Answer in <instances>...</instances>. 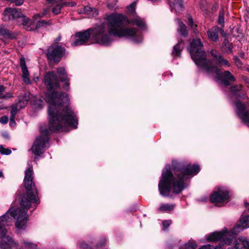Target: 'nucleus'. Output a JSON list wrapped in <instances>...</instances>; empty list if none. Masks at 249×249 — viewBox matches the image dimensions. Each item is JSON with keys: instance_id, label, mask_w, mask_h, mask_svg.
<instances>
[{"instance_id": "nucleus-30", "label": "nucleus", "mask_w": 249, "mask_h": 249, "mask_svg": "<svg viewBox=\"0 0 249 249\" xmlns=\"http://www.w3.org/2000/svg\"><path fill=\"white\" fill-rule=\"evenodd\" d=\"M20 65L21 68L22 72H27V71H28L27 67L26 66L25 61L23 58H20Z\"/></svg>"}, {"instance_id": "nucleus-41", "label": "nucleus", "mask_w": 249, "mask_h": 249, "mask_svg": "<svg viewBox=\"0 0 249 249\" xmlns=\"http://www.w3.org/2000/svg\"><path fill=\"white\" fill-rule=\"evenodd\" d=\"M11 1L12 2H15V4L17 6L21 5L23 3V0H14Z\"/></svg>"}, {"instance_id": "nucleus-19", "label": "nucleus", "mask_w": 249, "mask_h": 249, "mask_svg": "<svg viewBox=\"0 0 249 249\" xmlns=\"http://www.w3.org/2000/svg\"><path fill=\"white\" fill-rule=\"evenodd\" d=\"M240 221V226L242 228V230L249 228V215H242Z\"/></svg>"}, {"instance_id": "nucleus-37", "label": "nucleus", "mask_w": 249, "mask_h": 249, "mask_svg": "<svg viewBox=\"0 0 249 249\" xmlns=\"http://www.w3.org/2000/svg\"><path fill=\"white\" fill-rule=\"evenodd\" d=\"M22 244L25 248H29V249H32L35 247V245H34L33 244H32L30 242H28L27 241L23 242Z\"/></svg>"}, {"instance_id": "nucleus-40", "label": "nucleus", "mask_w": 249, "mask_h": 249, "mask_svg": "<svg viewBox=\"0 0 249 249\" xmlns=\"http://www.w3.org/2000/svg\"><path fill=\"white\" fill-rule=\"evenodd\" d=\"M80 248L82 249H93L91 247L89 246L87 244L85 243H82L80 245Z\"/></svg>"}, {"instance_id": "nucleus-15", "label": "nucleus", "mask_w": 249, "mask_h": 249, "mask_svg": "<svg viewBox=\"0 0 249 249\" xmlns=\"http://www.w3.org/2000/svg\"><path fill=\"white\" fill-rule=\"evenodd\" d=\"M129 21L130 23H132L133 25H136L141 29L144 30L146 28V26L144 20L137 16L131 18Z\"/></svg>"}, {"instance_id": "nucleus-5", "label": "nucleus", "mask_w": 249, "mask_h": 249, "mask_svg": "<svg viewBox=\"0 0 249 249\" xmlns=\"http://www.w3.org/2000/svg\"><path fill=\"white\" fill-rule=\"evenodd\" d=\"M75 39L72 43L74 46L83 45L90 38L94 43L101 45H108L113 40L107 34L106 22L98 24L84 31L76 33Z\"/></svg>"}, {"instance_id": "nucleus-4", "label": "nucleus", "mask_w": 249, "mask_h": 249, "mask_svg": "<svg viewBox=\"0 0 249 249\" xmlns=\"http://www.w3.org/2000/svg\"><path fill=\"white\" fill-rule=\"evenodd\" d=\"M188 50L192 59L198 67L204 70L207 73H214L217 79L221 80L225 85L229 86L230 82L235 81V77L229 71L221 72L217 67L213 66L212 61L206 59V52L204 51L203 45L200 39H194Z\"/></svg>"}, {"instance_id": "nucleus-35", "label": "nucleus", "mask_w": 249, "mask_h": 249, "mask_svg": "<svg viewBox=\"0 0 249 249\" xmlns=\"http://www.w3.org/2000/svg\"><path fill=\"white\" fill-rule=\"evenodd\" d=\"M13 97L14 96L12 93L7 92L4 95L3 94L2 96H0V99L7 100Z\"/></svg>"}, {"instance_id": "nucleus-21", "label": "nucleus", "mask_w": 249, "mask_h": 249, "mask_svg": "<svg viewBox=\"0 0 249 249\" xmlns=\"http://www.w3.org/2000/svg\"><path fill=\"white\" fill-rule=\"evenodd\" d=\"M57 72L60 76L61 82H65L67 80V75L65 70L63 67H59L57 69Z\"/></svg>"}, {"instance_id": "nucleus-29", "label": "nucleus", "mask_w": 249, "mask_h": 249, "mask_svg": "<svg viewBox=\"0 0 249 249\" xmlns=\"http://www.w3.org/2000/svg\"><path fill=\"white\" fill-rule=\"evenodd\" d=\"M185 246L186 249H196L197 247L196 244L195 242L191 241L185 244Z\"/></svg>"}, {"instance_id": "nucleus-17", "label": "nucleus", "mask_w": 249, "mask_h": 249, "mask_svg": "<svg viewBox=\"0 0 249 249\" xmlns=\"http://www.w3.org/2000/svg\"><path fill=\"white\" fill-rule=\"evenodd\" d=\"M83 12L90 17H95L98 14V11L96 8L89 6H85L83 9Z\"/></svg>"}, {"instance_id": "nucleus-47", "label": "nucleus", "mask_w": 249, "mask_h": 249, "mask_svg": "<svg viewBox=\"0 0 249 249\" xmlns=\"http://www.w3.org/2000/svg\"><path fill=\"white\" fill-rule=\"evenodd\" d=\"M47 14L46 12L43 13L42 14H38L34 16V18L36 19L37 18H41L43 16Z\"/></svg>"}, {"instance_id": "nucleus-49", "label": "nucleus", "mask_w": 249, "mask_h": 249, "mask_svg": "<svg viewBox=\"0 0 249 249\" xmlns=\"http://www.w3.org/2000/svg\"><path fill=\"white\" fill-rule=\"evenodd\" d=\"M48 2L54 3L59 2V0H46Z\"/></svg>"}, {"instance_id": "nucleus-12", "label": "nucleus", "mask_w": 249, "mask_h": 249, "mask_svg": "<svg viewBox=\"0 0 249 249\" xmlns=\"http://www.w3.org/2000/svg\"><path fill=\"white\" fill-rule=\"evenodd\" d=\"M234 247L236 249H249V241L245 237H239L235 241Z\"/></svg>"}, {"instance_id": "nucleus-39", "label": "nucleus", "mask_w": 249, "mask_h": 249, "mask_svg": "<svg viewBox=\"0 0 249 249\" xmlns=\"http://www.w3.org/2000/svg\"><path fill=\"white\" fill-rule=\"evenodd\" d=\"M8 121V118L6 116H3L0 118V122L2 124H6Z\"/></svg>"}, {"instance_id": "nucleus-26", "label": "nucleus", "mask_w": 249, "mask_h": 249, "mask_svg": "<svg viewBox=\"0 0 249 249\" xmlns=\"http://www.w3.org/2000/svg\"><path fill=\"white\" fill-rule=\"evenodd\" d=\"M52 24L51 21H46L45 20H39L36 24V28H40L41 27H46L47 25H50Z\"/></svg>"}, {"instance_id": "nucleus-46", "label": "nucleus", "mask_w": 249, "mask_h": 249, "mask_svg": "<svg viewBox=\"0 0 249 249\" xmlns=\"http://www.w3.org/2000/svg\"><path fill=\"white\" fill-rule=\"evenodd\" d=\"M220 33L221 34V35L223 36H226V33L224 31V30L222 28H220L219 27V30H218V34L219 33Z\"/></svg>"}, {"instance_id": "nucleus-48", "label": "nucleus", "mask_w": 249, "mask_h": 249, "mask_svg": "<svg viewBox=\"0 0 249 249\" xmlns=\"http://www.w3.org/2000/svg\"><path fill=\"white\" fill-rule=\"evenodd\" d=\"M199 249H211V246L210 245H207L202 246Z\"/></svg>"}, {"instance_id": "nucleus-18", "label": "nucleus", "mask_w": 249, "mask_h": 249, "mask_svg": "<svg viewBox=\"0 0 249 249\" xmlns=\"http://www.w3.org/2000/svg\"><path fill=\"white\" fill-rule=\"evenodd\" d=\"M178 32L182 36L186 37L188 36V32L186 25L180 20L178 19Z\"/></svg>"}, {"instance_id": "nucleus-36", "label": "nucleus", "mask_w": 249, "mask_h": 249, "mask_svg": "<svg viewBox=\"0 0 249 249\" xmlns=\"http://www.w3.org/2000/svg\"><path fill=\"white\" fill-rule=\"evenodd\" d=\"M22 244L25 248H29V249H32L35 247V245H34L33 244H32L30 242H28L27 241L23 242Z\"/></svg>"}, {"instance_id": "nucleus-51", "label": "nucleus", "mask_w": 249, "mask_h": 249, "mask_svg": "<svg viewBox=\"0 0 249 249\" xmlns=\"http://www.w3.org/2000/svg\"><path fill=\"white\" fill-rule=\"evenodd\" d=\"M61 39V36H58L56 38V42H58V41H59Z\"/></svg>"}, {"instance_id": "nucleus-22", "label": "nucleus", "mask_w": 249, "mask_h": 249, "mask_svg": "<svg viewBox=\"0 0 249 249\" xmlns=\"http://www.w3.org/2000/svg\"><path fill=\"white\" fill-rule=\"evenodd\" d=\"M182 51V49L180 46V43L179 42L174 47L172 51V55L174 57L179 56Z\"/></svg>"}, {"instance_id": "nucleus-11", "label": "nucleus", "mask_w": 249, "mask_h": 249, "mask_svg": "<svg viewBox=\"0 0 249 249\" xmlns=\"http://www.w3.org/2000/svg\"><path fill=\"white\" fill-rule=\"evenodd\" d=\"M235 105L237 116L243 123L249 127V112L246 109L244 104L240 102H237Z\"/></svg>"}, {"instance_id": "nucleus-28", "label": "nucleus", "mask_w": 249, "mask_h": 249, "mask_svg": "<svg viewBox=\"0 0 249 249\" xmlns=\"http://www.w3.org/2000/svg\"><path fill=\"white\" fill-rule=\"evenodd\" d=\"M0 153L2 155H9L12 151L10 149L5 148L2 145H0Z\"/></svg>"}, {"instance_id": "nucleus-13", "label": "nucleus", "mask_w": 249, "mask_h": 249, "mask_svg": "<svg viewBox=\"0 0 249 249\" xmlns=\"http://www.w3.org/2000/svg\"><path fill=\"white\" fill-rule=\"evenodd\" d=\"M26 104L27 101H23L22 102L20 100H19L17 104L12 105L11 107L10 117L15 118L18 111L20 109L24 107Z\"/></svg>"}, {"instance_id": "nucleus-24", "label": "nucleus", "mask_w": 249, "mask_h": 249, "mask_svg": "<svg viewBox=\"0 0 249 249\" xmlns=\"http://www.w3.org/2000/svg\"><path fill=\"white\" fill-rule=\"evenodd\" d=\"M217 58V63L219 65H223L226 66L227 67H230L231 66L230 63L229 61L224 59L221 55H218V57Z\"/></svg>"}, {"instance_id": "nucleus-6", "label": "nucleus", "mask_w": 249, "mask_h": 249, "mask_svg": "<svg viewBox=\"0 0 249 249\" xmlns=\"http://www.w3.org/2000/svg\"><path fill=\"white\" fill-rule=\"evenodd\" d=\"M107 24V32L112 38L111 36L119 37H134L137 30L132 27H124L130 24L127 18L121 14L113 13L107 15L104 18Z\"/></svg>"}, {"instance_id": "nucleus-43", "label": "nucleus", "mask_w": 249, "mask_h": 249, "mask_svg": "<svg viewBox=\"0 0 249 249\" xmlns=\"http://www.w3.org/2000/svg\"><path fill=\"white\" fill-rule=\"evenodd\" d=\"M15 124H16V122L15 121V118L10 117V123H9L10 125L11 126H13L15 125Z\"/></svg>"}, {"instance_id": "nucleus-31", "label": "nucleus", "mask_w": 249, "mask_h": 249, "mask_svg": "<svg viewBox=\"0 0 249 249\" xmlns=\"http://www.w3.org/2000/svg\"><path fill=\"white\" fill-rule=\"evenodd\" d=\"M29 75V72L28 71H27L26 72H22L23 81L27 84H30L31 83L30 80L28 77Z\"/></svg>"}, {"instance_id": "nucleus-3", "label": "nucleus", "mask_w": 249, "mask_h": 249, "mask_svg": "<svg viewBox=\"0 0 249 249\" xmlns=\"http://www.w3.org/2000/svg\"><path fill=\"white\" fill-rule=\"evenodd\" d=\"M172 167L175 172L173 175L170 165H166L165 171H163L161 178L159 183L160 194L163 196H169L171 192V185L173 187V193L175 194L180 193L183 190L185 186L184 181L190 175H196L199 171V165L190 164L185 165L183 162L173 160Z\"/></svg>"}, {"instance_id": "nucleus-42", "label": "nucleus", "mask_w": 249, "mask_h": 249, "mask_svg": "<svg viewBox=\"0 0 249 249\" xmlns=\"http://www.w3.org/2000/svg\"><path fill=\"white\" fill-rule=\"evenodd\" d=\"M66 82L65 84H64L63 88L69 90V87H70V84L69 82V80L67 79V80L65 81Z\"/></svg>"}, {"instance_id": "nucleus-50", "label": "nucleus", "mask_w": 249, "mask_h": 249, "mask_svg": "<svg viewBox=\"0 0 249 249\" xmlns=\"http://www.w3.org/2000/svg\"><path fill=\"white\" fill-rule=\"evenodd\" d=\"M142 37H140L139 40H138L136 39H134V41L137 43L141 42L142 41Z\"/></svg>"}, {"instance_id": "nucleus-52", "label": "nucleus", "mask_w": 249, "mask_h": 249, "mask_svg": "<svg viewBox=\"0 0 249 249\" xmlns=\"http://www.w3.org/2000/svg\"><path fill=\"white\" fill-rule=\"evenodd\" d=\"M3 177V173L2 171H0V178Z\"/></svg>"}, {"instance_id": "nucleus-38", "label": "nucleus", "mask_w": 249, "mask_h": 249, "mask_svg": "<svg viewBox=\"0 0 249 249\" xmlns=\"http://www.w3.org/2000/svg\"><path fill=\"white\" fill-rule=\"evenodd\" d=\"M172 223V221L170 220H164L162 222V224L164 229L167 228Z\"/></svg>"}, {"instance_id": "nucleus-7", "label": "nucleus", "mask_w": 249, "mask_h": 249, "mask_svg": "<svg viewBox=\"0 0 249 249\" xmlns=\"http://www.w3.org/2000/svg\"><path fill=\"white\" fill-rule=\"evenodd\" d=\"M19 18L24 28L28 31L34 30L33 27V23L31 20L26 17L23 16L22 13L18 12L15 8H7L3 13L2 19L4 21H8Z\"/></svg>"}, {"instance_id": "nucleus-16", "label": "nucleus", "mask_w": 249, "mask_h": 249, "mask_svg": "<svg viewBox=\"0 0 249 249\" xmlns=\"http://www.w3.org/2000/svg\"><path fill=\"white\" fill-rule=\"evenodd\" d=\"M219 27L214 26L207 31L209 38L213 41H217L218 39Z\"/></svg>"}, {"instance_id": "nucleus-8", "label": "nucleus", "mask_w": 249, "mask_h": 249, "mask_svg": "<svg viewBox=\"0 0 249 249\" xmlns=\"http://www.w3.org/2000/svg\"><path fill=\"white\" fill-rule=\"evenodd\" d=\"M236 234L234 231L214 232L208 237L211 241L221 240L227 245H230L236 238Z\"/></svg>"}, {"instance_id": "nucleus-2", "label": "nucleus", "mask_w": 249, "mask_h": 249, "mask_svg": "<svg viewBox=\"0 0 249 249\" xmlns=\"http://www.w3.org/2000/svg\"><path fill=\"white\" fill-rule=\"evenodd\" d=\"M33 179V170L30 167L25 171L24 183L27 192L21 198L20 207L15 208L12 206L5 214L0 217V239L2 241V243H0V249H12L17 246V243L12 238L6 235L7 230L5 226L12 222L14 218L16 219V228L18 230L24 229L28 220V210L32 204L34 207H36L39 203L37 198L38 193Z\"/></svg>"}, {"instance_id": "nucleus-1", "label": "nucleus", "mask_w": 249, "mask_h": 249, "mask_svg": "<svg viewBox=\"0 0 249 249\" xmlns=\"http://www.w3.org/2000/svg\"><path fill=\"white\" fill-rule=\"evenodd\" d=\"M44 83L48 91L45 99L50 104L48 109L49 125H40V131L44 136L37 137L32 147L31 150L37 156L43 153L48 142L47 136L53 132L65 131L67 126L76 128L78 125L77 116L68 106L69 99L67 94L55 91L60 86L54 72H49L45 75Z\"/></svg>"}, {"instance_id": "nucleus-33", "label": "nucleus", "mask_w": 249, "mask_h": 249, "mask_svg": "<svg viewBox=\"0 0 249 249\" xmlns=\"http://www.w3.org/2000/svg\"><path fill=\"white\" fill-rule=\"evenodd\" d=\"M188 24L190 27L194 30V32L196 33V28L197 27V25L194 24L193 22V18L191 16H189L188 18Z\"/></svg>"}, {"instance_id": "nucleus-34", "label": "nucleus", "mask_w": 249, "mask_h": 249, "mask_svg": "<svg viewBox=\"0 0 249 249\" xmlns=\"http://www.w3.org/2000/svg\"><path fill=\"white\" fill-rule=\"evenodd\" d=\"M62 8V5L61 4H57L53 8L52 12L55 15L59 14Z\"/></svg>"}, {"instance_id": "nucleus-10", "label": "nucleus", "mask_w": 249, "mask_h": 249, "mask_svg": "<svg viewBox=\"0 0 249 249\" xmlns=\"http://www.w3.org/2000/svg\"><path fill=\"white\" fill-rule=\"evenodd\" d=\"M230 197L228 189L225 187H219L217 191L214 192L210 197L212 203H220L224 202Z\"/></svg>"}, {"instance_id": "nucleus-25", "label": "nucleus", "mask_w": 249, "mask_h": 249, "mask_svg": "<svg viewBox=\"0 0 249 249\" xmlns=\"http://www.w3.org/2000/svg\"><path fill=\"white\" fill-rule=\"evenodd\" d=\"M224 15L225 11L224 9L222 8L219 11L218 19V23L219 24H220L222 26V27L224 26Z\"/></svg>"}, {"instance_id": "nucleus-45", "label": "nucleus", "mask_w": 249, "mask_h": 249, "mask_svg": "<svg viewBox=\"0 0 249 249\" xmlns=\"http://www.w3.org/2000/svg\"><path fill=\"white\" fill-rule=\"evenodd\" d=\"M5 90V87L3 85H0V96L3 95V92Z\"/></svg>"}, {"instance_id": "nucleus-14", "label": "nucleus", "mask_w": 249, "mask_h": 249, "mask_svg": "<svg viewBox=\"0 0 249 249\" xmlns=\"http://www.w3.org/2000/svg\"><path fill=\"white\" fill-rule=\"evenodd\" d=\"M0 35L5 38L13 39L16 38L18 34L12 33L3 26H0Z\"/></svg>"}, {"instance_id": "nucleus-27", "label": "nucleus", "mask_w": 249, "mask_h": 249, "mask_svg": "<svg viewBox=\"0 0 249 249\" xmlns=\"http://www.w3.org/2000/svg\"><path fill=\"white\" fill-rule=\"evenodd\" d=\"M136 3V2H133L127 7V14L130 15H134L136 13L135 7Z\"/></svg>"}, {"instance_id": "nucleus-53", "label": "nucleus", "mask_w": 249, "mask_h": 249, "mask_svg": "<svg viewBox=\"0 0 249 249\" xmlns=\"http://www.w3.org/2000/svg\"><path fill=\"white\" fill-rule=\"evenodd\" d=\"M235 59L237 60L238 61H239V62H240V60H239V58L237 57H235Z\"/></svg>"}, {"instance_id": "nucleus-32", "label": "nucleus", "mask_w": 249, "mask_h": 249, "mask_svg": "<svg viewBox=\"0 0 249 249\" xmlns=\"http://www.w3.org/2000/svg\"><path fill=\"white\" fill-rule=\"evenodd\" d=\"M242 89V86L240 85H237L235 86H233L231 89V91L232 94L236 95L237 94V92H239Z\"/></svg>"}, {"instance_id": "nucleus-23", "label": "nucleus", "mask_w": 249, "mask_h": 249, "mask_svg": "<svg viewBox=\"0 0 249 249\" xmlns=\"http://www.w3.org/2000/svg\"><path fill=\"white\" fill-rule=\"evenodd\" d=\"M174 9L176 11L179 12L182 10L183 3L182 0H173Z\"/></svg>"}, {"instance_id": "nucleus-9", "label": "nucleus", "mask_w": 249, "mask_h": 249, "mask_svg": "<svg viewBox=\"0 0 249 249\" xmlns=\"http://www.w3.org/2000/svg\"><path fill=\"white\" fill-rule=\"evenodd\" d=\"M65 49L59 45H52L47 53L48 58L56 63L59 62L65 53Z\"/></svg>"}, {"instance_id": "nucleus-20", "label": "nucleus", "mask_w": 249, "mask_h": 249, "mask_svg": "<svg viewBox=\"0 0 249 249\" xmlns=\"http://www.w3.org/2000/svg\"><path fill=\"white\" fill-rule=\"evenodd\" d=\"M174 205L170 204H162L158 208V211L162 212H170L173 210Z\"/></svg>"}, {"instance_id": "nucleus-44", "label": "nucleus", "mask_w": 249, "mask_h": 249, "mask_svg": "<svg viewBox=\"0 0 249 249\" xmlns=\"http://www.w3.org/2000/svg\"><path fill=\"white\" fill-rule=\"evenodd\" d=\"M212 55L214 58V60L217 61V57H218V55H216V51L214 50H212L211 51Z\"/></svg>"}]
</instances>
